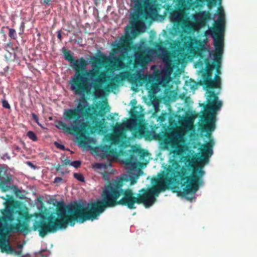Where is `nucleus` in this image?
<instances>
[{"instance_id": "f257e3e1", "label": "nucleus", "mask_w": 257, "mask_h": 257, "mask_svg": "<svg viewBox=\"0 0 257 257\" xmlns=\"http://www.w3.org/2000/svg\"><path fill=\"white\" fill-rule=\"evenodd\" d=\"M170 163L166 173L161 175L155 180L156 185L142 188L136 193L131 188H123V185L124 182L129 180L131 186L135 184L138 176H130L129 178L127 176L122 177L105 186L102 193V199L89 203L87 206L77 202L66 205L63 201H60L57 203L56 212H52L44 206L42 198L39 197L37 199L39 203V212L34 213L33 217H39V220L33 223V230L38 231L39 235L44 237L48 234L66 229L69 225L73 226L76 222L82 223L87 220H93L106 208L118 205L135 209L136 204H143L146 208H149L156 201L155 196L166 190H171L178 196L192 201L195 197L187 195L194 194L198 190L196 174H202V172L196 169L189 176L187 168H180L178 161L172 159Z\"/></svg>"}, {"instance_id": "f03ea898", "label": "nucleus", "mask_w": 257, "mask_h": 257, "mask_svg": "<svg viewBox=\"0 0 257 257\" xmlns=\"http://www.w3.org/2000/svg\"><path fill=\"white\" fill-rule=\"evenodd\" d=\"M64 56L65 60L72 64L75 70L70 82L71 90L76 95L83 96L79 99L76 108L67 109L64 111V118L67 121H72L71 125L69 126L62 121H58L56 126L66 133L76 135L78 143L84 146L87 137L92 133L93 127L90 121H84L83 118L94 123L99 114L100 116L104 115L105 108H107L106 111L109 110L107 103L105 102L101 106L99 113L95 106L88 105L84 96L85 94H91L90 82L92 79L95 78L92 84L96 91L109 79L110 77L105 71H100L107 64L108 59L102 54L93 57L91 59L92 69L88 71L86 68L87 62L83 58L76 60L70 51L66 50L64 52Z\"/></svg>"}, {"instance_id": "7ed1b4c3", "label": "nucleus", "mask_w": 257, "mask_h": 257, "mask_svg": "<svg viewBox=\"0 0 257 257\" xmlns=\"http://www.w3.org/2000/svg\"><path fill=\"white\" fill-rule=\"evenodd\" d=\"M5 207L0 210V249L3 253L21 255V250H17L10 244L11 235L21 232V202L7 195Z\"/></svg>"}, {"instance_id": "20e7f679", "label": "nucleus", "mask_w": 257, "mask_h": 257, "mask_svg": "<svg viewBox=\"0 0 257 257\" xmlns=\"http://www.w3.org/2000/svg\"><path fill=\"white\" fill-rule=\"evenodd\" d=\"M207 104L204 106V111L201 115L202 123L200 125L202 131L205 132L208 136L215 128V112L219 110L222 105V102L218 100L217 94L214 91H207Z\"/></svg>"}, {"instance_id": "39448f33", "label": "nucleus", "mask_w": 257, "mask_h": 257, "mask_svg": "<svg viewBox=\"0 0 257 257\" xmlns=\"http://www.w3.org/2000/svg\"><path fill=\"white\" fill-rule=\"evenodd\" d=\"M134 4L136 12L132 16L131 24L136 25L142 16L145 19L151 18L156 15V7L155 4L150 0H131Z\"/></svg>"}, {"instance_id": "423d86ee", "label": "nucleus", "mask_w": 257, "mask_h": 257, "mask_svg": "<svg viewBox=\"0 0 257 257\" xmlns=\"http://www.w3.org/2000/svg\"><path fill=\"white\" fill-rule=\"evenodd\" d=\"M214 142L212 140H210L209 142H207L206 144L202 145L200 149V151L201 153V155L199 158L200 162L201 164H202V166H199L197 167H193L192 168V170L191 171V173H190V171L189 169V168L186 166H182V167H186L187 168L188 171V176H191L192 174V173L193 172V170L198 169L200 170L201 172H202V174L200 172V173L196 174V175L198 178V189L199 188L200 185H202L203 184V181L202 180V177L205 174V172L203 170L202 167L203 165H204L205 164L208 163L209 162V158L213 154V146L214 145ZM180 168H182V167L180 165Z\"/></svg>"}, {"instance_id": "0eeeda50", "label": "nucleus", "mask_w": 257, "mask_h": 257, "mask_svg": "<svg viewBox=\"0 0 257 257\" xmlns=\"http://www.w3.org/2000/svg\"><path fill=\"white\" fill-rule=\"evenodd\" d=\"M113 47L114 53L121 52L118 57L115 59V64L118 69L124 68L125 65L123 61L129 57L127 53L133 48L130 37L126 36L121 37L119 43L114 45Z\"/></svg>"}, {"instance_id": "6e6552de", "label": "nucleus", "mask_w": 257, "mask_h": 257, "mask_svg": "<svg viewBox=\"0 0 257 257\" xmlns=\"http://www.w3.org/2000/svg\"><path fill=\"white\" fill-rule=\"evenodd\" d=\"M222 21L218 22L214 25L212 28L209 29V34L214 40V45L215 52L214 58H221L223 52V39L222 33L224 31Z\"/></svg>"}, {"instance_id": "1a4fd4ad", "label": "nucleus", "mask_w": 257, "mask_h": 257, "mask_svg": "<svg viewBox=\"0 0 257 257\" xmlns=\"http://www.w3.org/2000/svg\"><path fill=\"white\" fill-rule=\"evenodd\" d=\"M156 50L150 47L143 48L139 47L135 53V60L133 63L134 68L139 67L144 68L152 60Z\"/></svg>"}, {"instance_id": "9d476101", "label": "nucleus", "mask_w": 257, "mask_h": 257, "mask_svg": "<svg viewBox=\"0 0 257 257\" xmlns=\"http://www.w3.org/2000/svg\"><path fill=\"white\" fill-rule=\"evenodd\" d=\"M208 61L206 59L205 62ZM206 72L202 74V84L208 89L218 88L221 87V78L215 75L214 79H212V70L213 69L212 64L209 62H206Z\"/></svg>"}, {"instance_id": "9b49d317", "label": "nucleus", "mask_w": 257, "mask_h": 257, "mask_svg": "<svg viewBox=\"0 0 257 257\" xmlns=\"http://www.w3.org/2000/svg\"><path fill=\"white\" fill-rule=\"evenodd\" d=\"M147 154L148 153L144 149L136 148L133 150L130 157L125 159L123 163L129 169L133 170L138 166H140L141 163L138 161V158L143 159Z\"/></svg>"}, {"instance_id": "f8f14e48", "label": "nucleus", "mask_w": 257, "mask_h": 257, "mask_svg": "<svg viewBox=\"0 0 257 257\" xmlns=\"http://www.w3.org/2000/svg\"><path fill=\"white\" fill-rule=\"evenodd\" d=\"M202 46V43L195 37L188 36L184 38L183 47L187 52L192 55L199 56Z\"/></svg>"}, {"instance_id": "ddd939ff", "label": "nucleus", "mask_w": 257, "mask_h": 257, "mask_svg": "<svg viewBox=\"0 0 257 257\" xmlns=\"http://www.w3.org/2000/svg\"><path fill=\"white\" fill-rule=\"evenodd\" d=\"M170 19L174 26L178 28L186 26L187 18L183 10L179 9L175 10L170 13Z\"/></svg>"}, {"instance_id": "4468645a", "label": "nucleus", "mask_w": 257, "mask_h": 257, "mask_svg": "<svg viewBox=\"0 0 257 257\" xmlns=\"http://www.w3.org/2000/svg\"><path fill=\"white\" fill-rule=\"evenodd\" d=\"M180 136L178 134L172 135L166 139V143L173 149L172 153L174 156L180 155L183 152L182 146L180 144Z\"/></svg>"}, {"instance_id": "2eb2a0df", "label": "nucleus", "mask_w": 257, "mask_h": 257, "mask_svg": "<svg viewBox=\"0 0 257 257\" xmlns=\"http://www.w3.org/2000/svg\"><path fill=\"white\" fill-rule=\"evenodd\" d=\"M11 176L4 168H0V188L3 191L6 192L10 189V187L8 183L11 181Z\"/></svg>"}, {"instance_id": "dca6fc26", "label": "nucleus", "mask_w": 257, "mask_h": 257, "mask_svg": "<svg viewBox=\"0 0 257 257\" xmlns=\"http://www.w3.org/2000/svg\"><path fill=\"white\" fill-rule=\"evenodd\" d=\"M5 49L7 53L5 54V58L7 61H14L18 59L17 52L18 50L17 47H14L11 42H9L5 46Z\"/></svg>"}, {"instance_id": "f3484780", "label": "nucleus", "mask_w": 257, "mask_h": 257, "mask_svg": "<svg viewBox=\"0 0 257 257\" xmlns=\"http://www.w3.org/2000/svg\"><path fill=\"white\" fill-rule=\"evenodd\" d=\"M129 75H130V73L128 71H125L118 75H116L111 79L110 82L107 85V88L111 89L116 88L117 86L116 83L128 78Z\"/></svg>"}, {"instance_id": "a211bd4d", "label": "nucleus", "mask_w": 257, "mask_h": 257, "mask_svg": "<svg viewBox=\"0 0 257 257\" xmlns=\"http://www.w3.org/2000/svg\"><path fill=\"white\" fill-rule=\"evenodd\" d=\"M138 112L133 110L131 112V118L126 122V126L131 131H136L140 127V123L138 119Z\"/></svg>"}, {"instance_id": "6ab92c4d", "label": "nucleus", "mask_w": 257, "mask_h": 257, "mask_svg": "<svg viewBox=\"0 0 257 257\" xmlns=\"http://www.w3.org/2000/svg\"><path fill=\"white\" fill-rule=\"evenodd\" d=\"M211 18L210 13L208 11H202L198 13L195 18L196 22L200 25L203 26L206 22Z\"/></svg>"}, {"instance_id": "aec40b11", "label": "nucleus", "mask_w": 257, "mask_h": 257, "mask_svg": "<svg viewBox=\"0 0 257 257\" xmlns=\"http://www.w3.org/2000/svg\"><path fill=\"white\" fill-rule=\"evenodd\" d=\"M100 151L103 152V156L105 157H108L111 156L114 154V151L111 148L109 145H104L101 146L100 148Z\"/></svg>"}, {"instance_id": "412c9836", "label": "nucleus", "mask_w": 257, "mask_h": 257, "mask_svg": "<svg viewBox=\"0 0 257 257\" xmlns=\"http://www.w3.org/2000/svg\"><path fill=\"white\" fill-rule=\"evenodd\" d=\"M221 58H214V61L212 64L213 68V69H216V75H217L218 76H219V75L221 73V71L220 69L221 66Z\"/></svg>"}, {"instance_id": "4be33fe9", "label": "nucleus", "mask_w": 257, "mask_h": 257, "mask_svg": "<svg viewBox=\"0 0 257 257\" xmlns=\"http://www.w3.org/2000/svg\"><path fill=\"white\" fill-rule=\"evenodd\" d=\"M176 56L173 53H167L164 58V61L168 64H172L173 61L176 60Z\"/></svg>"}, {"instance_id": "5701e85b", "label": "nucleus", "mask_w": 257, "mask_h": 257, "mask_svg": "<svg viewBox=\"0 0 257 257\" xmlns=\"http://www.w3.org/2000/svg\"><path fill=\"white\" fill-rule=\"evenodd\" d=\"M217 12L218 14L219 15L218 19L215 22L214 25H215L216 23H217L218 22H221V21H222V23L223 24V27L225 28V17H224V14L223 9L222 8L220 7L217 9Z\"/></svg>"}, {"instance_id": "b1692460", "label": "nucleus", "mask_w": 257, "mask_h": 257, "mask_svg": "<svg viewBox=\"0 0 257 257\" xmlns=\"http://www.w3.org/2000/svg\"><path fill=\"white\" fill-rule=\"evenodd\" d=\"M107 141H109L112 145H117L119 144V138L118 136L114 135H110L108 136Z\"/></svg>"}, {"instance_id": "393cba45", "label": "nucleus", "mask_w": 257, "mask_h": 257, "mask_svg": "<svg viewBox=\"0 0 257 257\" xmlns=\"http://www.w3.org/2000/svg\"><path fill=\"white\" fill-rule=\"evenodd\" d=\"M9 30V36L13 39H16L17 37V33L15 29L8 28Z\"/></svg>"}, {"instance_id": "a878e982", "label": "nucleus", "mask_w": 257, "mask_h": 257, "mask_svg": "<svg viewBox=\"0 0 257 257\" xmlns=\"http://www.w3.org/2000/svg\"><path fill=\"white\" fill-rule=\"evenodd\" d=\"M73 176L75 179L81 182H84L85 181L83 176L80 173H74Z\"/></svg>"}, {"instance_id": "bb28decb", "label": "nucleus", "mask_w": 257, "mask_h": 257, "mask_svg": "<svg viewBox=\"0 0 257 257\" xmlns=\"http://www.w3.org/2000/svg\"><path fill=\"white\" fill-rule=\"evenodd\" d=\"M155 47L158 51H162L164 49L163 45L161 43H156L155 45Z\"/></svg>"}, {"instance_id": "cd10ccee", "label": "nucleus", "mask_w": 257, "mask_h": 257, "mask_svg": "<svg viewBox=\"0 0 257 257\" xmlns=\"http://www.w3.org/2000/svg\"><path fill=\"white\" fill-rule=\"evenodd\" d=\"M2 105H3V107L5 108H7V109L11 108V106H10V104L9 103L8 101H7L6 100L4 99L2 100Z\"/></svg>"}, {"instance_id": "c85d7f7f", "label": "nucleus", "mask_w": 257, "mask_h": 257, "mask_svg": "<svg viewBox=\"0 0 257 257\" xmlns=\"http://www.w3.org/2000/svg\"><path fill=\"white\" fill-rule=\"evenodd\" d=\"M81 165V162L79 161H75L72 162L71 163V166H73L74 167L77 168L79 167Z\"/></svg>"}, {"instance_id": "c756f323", "label": "nucleus", "mask_w": 257, "mask_h": 257, "mask_svg": "<svg viewBox=\"0 0 257 257\" xmlns=\"http://www.w3.org/2000/svg\"><path fill=\"white\" fill-rule=\"evenodd\" d=\"M54 145L57 148L60 149L61 150H65V147L63 145L60 144L57 142H55Z\"/></svg>"}, {"instance_id": "7c9ffc66", "label": "nucleus", "mask_w": 257, "mask_h": 257, "mask_svg": "<svg viewBox=\"0 0 257 257\" xmlns=\"http://www.w3.org/2000/svg\"><path fill=\"white\" fill-rule=\"evenodd\" d=\"M71 162H72L70 160L66 159H65L64 161H63V165H69L71 166Z\"/></svg>"}, {"instance_id": "2f4dec72", "label": "nucleus", "mask_w": 257, "mask_h": 257, "mask_svg": "<svg viewBox=\"0 0 257 257\" xmlns=\"http://www.w3.org/2000/svg\"><path fill=\"white\" fill-rule=\"evenodd\" d=\"M62 180V178L61 177H57L54 179V183H58Z\"/></svg>"}, {"instance_id": "473e14b6", "label": "nucleus", "mask_w": 257, "mask_h": 257, "mask_svg": "<svg viewBox=\"0 0 257 257\" xmlns=\"http://www.w3.org/2000/svg\"><path fill=\"white\" fill-rule=\"evenodd\" d=\"M51 0H41V3L45 5H48Z\"/></svg>"}, {"instance_id": "72a5a7b5", "label": "nucleus", "mask_w": 257, "mask_h": 257, "mask_svg": "<svg viewBox=\"0 0 257 257\" xmlns=\"http://www.w3.org/2000/svg\"><path fill=\"white\" fill-rule=\"evenodd\" d=\"M33 120H35L36 122L39 123V122H38V118L36 114H34V113H33Z\"/></svg>"}, {"instance_id": "f704fd0d", "label": "nucleus", "mask_w": 257, "mask_h": 257, "mask_svg": "<svg viewBox=\"0 0 257 257\" xmlns=\"http://www.w3.org/2000/svg\"><path fill=\"white\" fill-rule=\"evenodd\" d=\"M27 136L31 140H32V131L28 132L27 133Z\"/></svg>"}, {"instance_id": "c9c22d12", "label": "nucleus", "mask_w": 257, "mask_h": 257, "mask_svg": "<svg viewBox=\"0 0 257 257\" xmlns=\"http://www.w3.org/2000/svg\"><path fill=\"white\" fill-rule=\"evenodd\" d=\"M57 38L60 40L61 41V39H62V36H61V34L60 33V31L58 32V34H57Z\"/></svg>"}, {"instance_id": "e433bc0d", "label": "nucleus", "mask_w": 257, "mask_h": 257, "mask_svg": "<svg viewBox=\"0 0 257 257\" xmlns=\"http://www.w3.org/2000/svg\"><path fill=\"white\" fill-rule=\"evenodd\" d=\"M107 176H108V173H106V172H105V173L103 174V178H104L105 180H107Z\"/></svg>"}, {"instance_id": "4c0bfd02", "label": "nucleus", "mask_w": 257, "mask_h": 257, "mask_svg": "<svg viewBox=\"0 0 257 257\" xmlns=\"http://www.w3.org/2000/svg\"><path fill=\"white\" fill-rule=\"evenodd\" d=\"M131 29V27H130L129 26H127L126 27V28L125 29V33H126V34H128L129 32H128V30H130Z\"/></svg>"}, {"instance_id": "58836bf2", "label": "nucleus", "mask_w": 257, "mask_h": 257, "mask_svg": "<svg viewBox=\"0 0 257 257\" xmlns=\"http://www.w3.org/2000/svg\"><path fill=\"white\" fill-rule=\"evenodd\" d=\"M37 140V137L36 135L33 133V141H36Z\"/></svg>"}, {"instance_id": "ea45409f", "label": "nucleus", "mask_w": 257, "mask_h": 257, "mask_svg": "<svg viewBox=\"0 0 257 257\" xmlns=\"http://www.w3.org/2000/svg\"><path fill=\"white\" fill-rule=\"evenodd\" d=\"M158 118L161 121H163L165 120V118H164V116H159Z\"/></svg>"}, {"instance_id": "a19ab883", "label": "nucleus", "mask_w": 257, "mask_h": 257, "mask_svg": "<svg viewBox=\"0 0 257 257\" xmlns=\"http://www.w3.org/2000/svg\"><path fill=\"white\" fill-rule=\"evenodd\" d=\"M60 168H61V165H59L57 167H56V170L57 171H59L60 170Z\"/></svg>"}, {"instance_id": "79ce46f5", "label": "nucleus", "mask_w": 257, "mask_h": 257, "mask_svg": "<svg viewBox=\"0 0 257 257\" xmlns=\"http://www.w3.org/2000/svg\"><path fill=\"white\" fill-rule=\"evenodd\" d=\"M27 163L30 166H31V167H32V162H27Z\"/></svg>"}, {"instance_id": "37998d69", "label": "nucleus", "mask_w": 257, "mask_h": 257, "mask_svg": "<svg viewBox=\"0 0 257 257\" xmlns=\"http://www.w3.org/2000/svg\"><path fill=\"white\" fill-rule=\"evenodd\" d=\"M18 247L19 248H22V245H21V244H19V245H18Z\"/></svg>"}, {"instance_id": "c03bdc74", "label": "nucleus", "mask_w": 257, "mask_h": 257, "mask_svg": "<svg viewBox=\"0 0 257 257\" xmlns=\"http://www.w3.org/2000/svg\"><path fill=\"white\" fill-rule=\"evenodd\" d=\"M128 62H129V64H131L132 63V60H129Z\"/></svg>"}, {"instance_id": "a18cd8bd", "label": "nucleus", "mask_w": 257, "mask_h": 257, "mask_svg": "<svg viewBox=\"0 0 257 257\" xmlns=\"http://www.w3.org/2000/svg\"><path fill=\"white\" fill-rule=\"evenodd\" d=\"M101 164H97V166H98V168H100V166H101Z\"/></svg>"}, {"instance_id": "49530a36", "label": "nucleus", "mask_w": 257, "mask_h": 257, "mask_svg": "<svg viewBox=\"0 0 257 257\" xmlns=\"http://www.w3.org/2000/svg\"><path fill=\"white\" fill-rule=\"evenodd\" d=\"M139 132H140V135H142V132L141 131H139Z\"/></svg>"}, {"instance_id": "de8ad7c7", "label": "nucleus", "mask_w": 257, "mask_h": 257, "mask_svg": "<svg viewBox=\"0 0 257 257\" xmlns=\"http://www.w3.org/2000/svg\"><path fill=\"white\" fill-rule=\"evenodd\" d=\"M135 30H133L132 31V33H135Z\"/></svg>"}, {"instance_id": "09e8293b", "label": "nucleus", "mask_w": 257, "mask_h": 257, "mask_svg": "<svg viewBox=\"0 0 257 257\" xmlns=\"http://www.w3.org/2000/svg\"><path fill=\"white\" fill-rule=\"evenodd\" d=\"M33 169H35V166L34 165L33 166Z\"/></svg>"}, {"instance_id": "8fccbe9b", "label": "nucleus", "mask_w": 257, "mask_h": 257, "mask_svg": "<svg viewBox=\"0 0 257 257\" xmlns=\"http://www.w3.org/2000/svg\"><path fill=\"white\" fill-rule=\"evenodd\" d=\"M154 86H155V85H153L152 86L153 88H154Z\"/></svg>"}]
</instances>
